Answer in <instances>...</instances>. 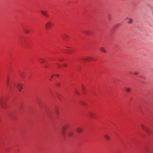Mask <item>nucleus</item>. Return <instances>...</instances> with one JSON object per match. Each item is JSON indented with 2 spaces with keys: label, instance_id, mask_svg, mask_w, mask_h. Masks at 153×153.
Segmentation results:
<instances>
[{
  "label": "nucleus",
  "instance_id": "nucleus-1",
  "mask_svg": "<svg viewBox=\"0 0 153 153\" xmlns=\"http://www.w3.org/2000/svg\"><path fill=\"white\" fill-rule=\"evenodd\" d=\"M9 80L8 79H7V81L6 83V86L7 87H9V90L10 91H12L14 89L15 86V83L13 82H10V85L9 86Z\"/></svg>",
  "mask_w": 153,
  "mask_h": 153
},
{
  "label": "nucleus",
  "instance_id": "nucleus-2",
  "mask_svg": "<svg viewBox=\"0 0 153 153\" xmlns=\"http://www.w3.org/2000/svg\"><path fill=\"white\" fill-rule=\"evenodd\" d=\"M52 25L53 24L50 21L47 22L45 25V28L47 30L51 28Z\"/></svg>",
  "mask_w": 153,
  "mask_h": 153
},
{
  "label": "nucleus",
  "instance_id": "nucleus-3",
  "mask_svg": "<svg viewBox=\"0 0 153 153\" xmlns=\"http://www.w3.org/2000/svg\"><path fill=\"white\" fill-rule=\"evenodd\" d=\"M61 37L64 40L66 41L68 39L69 36L67 34L63 33L61 35Z\"/></svg>",
  "mask_w": 153,
  "mask_h": 153
},
{
  "label": "nucleus",
  "instance_id": "nucleus-4",
  "mask_svg": "<svg viewBox=\"0 0 153 153\" xmlns=\"http://www.w3.org/2000/svg\"><path fill=\"white\" fill-rule=\"evenodd\" d=\"M141 126L142 127V129L143 131H144L147 133H150V131L149 129L147 128L144 127L143 125L141 124Z\"/></svg>",
  "mask_w": 153,
  "mask_h": 153
},
{
  "label": "nucleus",
  "instance_id": "nucleus-5",
  "mask_svg": "<svg viewBox=\"0 0 153 153\" xmlns=\"http://www.w3.org/2000/svg\"><path fill=\"white\" fill-rule=\"evenodd\" d=\"M41 13L42 15L45 16V17H49L48 13L47 11L42 10L41 11Z\"/></svg>",
  "mask_w": 153,
  "mask_h": 153
},
{
  "label": "nucleus",
  "instance_id": "nucleus-6",
  "mask_svg": "<svg viewBox=\"0 0 153 153\" xmlns=\"http://www.w3.org/2000/svg\"><path fill=\"white\" fill-rule=\"evenodd\" d=\"M67 127V125H65L63 126L62 127V132L63 135H64L65 134V130L66 128Z\"/></svg>",
  "mask_w": 153,
  "mask_h": 153
},
{
  "label": "nucleus",
  "instance_id": "nucleus-7",
  "mask_svg": "<svg viewBox=\"0 0 153 153\" xmlns=\"http://www.w3.org/2000/svg\"><path fill=\"white\" fill-rule=\"evenodd\" d=\"M88 115L89 116L92 118H95V116L96 115L95 114L91 112H89Z\"/></svg>",
  "mask_w": 153,
  "mask_h": 153
},
{
  "label": "nucleus",
  "instance_id": "nucleus-8",
  "mask_svg": "<svg viewBox=\"0 0 153 153\" xmlns=\"http://www.w3.org/2000/svg\"><path fill=\"white\" fill-rule=\"evenodd\" d=\"M82 59L85 62L87 60H89V61H92L93 60H96L95 59H94L91 57H88V58H86L85 59Z\"/></svg>",
  "mask_w": 153,
  "mask_h": 153
},
{
  "label": "nucleus",
  "instance_id": "nucleus-9",
  "mask_svg": "<svg viewBox=\"0 0 153 153\" xmlns=\"http://www.w3.org/2000/svg\"><path fill=\"white\" fill-rule=\"evenodd\" d=\"M17 88H18V90L19 91H21V89H22V85L20 84H18Z\"/></svg>",
  "mask_w": 153,
  "mask_h": 153
},
{
  "label": "nucleus",
  "instance_id": "nucleus-10",
  "mask_svg": "<svg viewBox=\"0 0 153 153\" xmlns=\"http://www.w3.org/2000/svg\"><path fill=\"white\" fill-rule=\"evenodd\" d=\"M104 137L105 139L108 140H110V137L109 135L106 134H105L104 135Z\"/></svg>",
  "mask_w": 153,
  "mask_h": 153
},
{
  "label": "nucleus",
  "instance_id": "nucleus-11",
  "mask_svg": "<svg viewBox=\"0 0 153 153\" xmlns=\"http://www.w3.org/2000/svg\"><path fill=\"white\" fill-rule=\"evenodd\" d=\"M76 131L77 132L80 133L82 131V129L81 127H78L76 129Z\"/></svg>",
  "mask_w": 153,
  "mask_h": 153
},
{
  "label": "nucleus",
  "instance_id": "nucleus-12",
  "mask_svg": "<svg viewBox=\"0 0 153 153\" xmlns=\"http://www.w3.org/2000/svg\"><path fill=\"white\" fill-rule=\"evenodd\" d=\"M100 50L101 52L104 53L106 52V50L103 47H102L100 48Z\"/></svg>",
  "mask_w": 153,
  "mask_h": 153
},
{
  "label": "nucleus",
  "instance_id": "nucleus-13",
  "mask_svg": "<svg viewBox=\"0 0 153 153\" xmlns=\"http://www.w3.org/2000/svg\"><path fill=\"white\" fill-rule=\"evenodd\" d=\"M126 19L128 20L127 22L129 24H131L132 22V19L131 18H127Z\"/></svg>",
  "mask_w": 153,
  "mask_h": 153
},
{
  "label": "nucleus",
  "instance_id": "nucleus-14",
  "mask_svg": "<svg viewBox=\"0 0 153 153\" xmlns=\"http://www.w3.org/2000/svg\"><path fill=\"white\" fill-rule=\"evenodd\" d=\"M72 51L70 49H67L66 50V51L64 52L65 53H72Z\"/></svg>",
  "mask_w": 153,
  "mask_h": 153
},
{
  "label": "nucleus",
  "instance_id": "nucleus-15",
  "mask_svg": "<svg viewBox=\"0 0 153 153\" xmlns=\"http://www.w3.org/2000/svg\"><path fill=\"white\" fill-rule=\"evenodd\" d=\"M83 33L87 34V35H90V32L88 30H85L84 31Z\"/></svg>",
  "mask_w": 153,
  "mask_h": 153
},
{
  "label": "nucleus",
  "instance_id": "nucleus-16",
  "mask_svg": "<svg viewBox=\"0 0 153 153\" xmlns=\"http://www.w3.org/2000/svg\"><path fill=\"white\" fill-rule=\"evenodd\" d=\"M126 91L127 92H129L131 91V88H130L128 87L126 89Z\"/></svg>",
  "mask_w": 153,
  "mask_h": 153
},
{
  "label": "nucleus",
  "instance_id": "nucleus-17",
  "mask_svg": "<svg viewBox=\"0 0 153 153\" xmlns=\"http://www.w3.org/2000/svg\"><path fill=\"white\" fill-rule=\"evenodd\" d=\"M24 32L26 33H29V30L28 29H24Z\"/></svg>",
  "mask_w": 153,
  "mask_h": 153
},
{
  "label": "nucleus",
  "instance_id": "nucleus-18",
  "mask_svg": "<svg viewBox=\"0 0 153 153\" xmlns=\"http://www.w3.org/2000/svg\"><path fill=\"white\" fill-rule=\"evenodd\" d=\"M55 112H56V113L57 114H59V110H58V109L56 108L55 110Z\"/></svg>",
  "mask_w": 153,
  "mask_h": 153
},
{
  "label": "nucleus",
  "instance_id": "nucleus-19",
  "mask_svg": "<svg viewBox=\"0 0 153 153\" xmlns=\"http://www.w3.org/2000/svg\"><path fill=\"white\" fill-rule=\"evenodd\" d=\"M134 74L135 75H137L139 74V72L137 71H135L134 72Z\"/></svg>",
  "mask_w": 153,
  "mask_h": 153
},
{
  "label": "nucleus",
  "instance_id": "nucleus-20",
  "mask_svg": "<svg viewBox=\"0 0 153 153\" xmlns=\"http://www.w3.org/2000/svg\"><path fill=\"white\" fill-rule=\"evenodd\" d=\"M40 62L42 63H43L44 62L45 60L42 59H41L40 60Z\"/></svg>",
  "mask_w": 153,
  "mask_h": 153
},
{
  "label": "nucleus",
  "instance_id": "nucleus-21",
  "mask_svg": "<svg viewBox=\"0 0 153 153\" xmlns=\"http://www.w3.org/2000/svg\"><path fill=\"white\" fill-rule=\"evenodd\" d=\"M80 103L82 105H84L85 104V103L84 102H82V101H81L80 102Z\"/></svg>",
  "mask_w": 153,
  "mask_h": 153
},
{
  "label": "nucleus",
  "instance_id": "nucleus-22",
  "mask_svg": "<svg viewBox=\"0 0 153 153\" xmlns=\"http://www.w3.org/2000/svg\"><path fill=\"white\" fill-rule=\"evenodd\" d=\"M73 134V133L72 132H70V133H69L68 134V135L70 136H71Z\"/></svg>",
  "mask_w": 153,
  "mask_h": 153
},
{
  "label": "nucleus",
  "instance_id": "nucleus-23",
  "mask_svg": "<svg viewBox=\"0 0 153 153\" xmlns=\"http://www.w3.org/2000/svg\"><path fill=\"white\" fill-rule=\"evenodd\" d=\"M75 92L76 93V94H79V93H78V91H77V90H75Z\"/></svg>",
  "mask_w": 153,
  "mask_h": 153
},
{
  "label": "nucleus",
  "instance_id": "nucleus-24",
  "mask_svg": "<svg viewBox=\"0 0 153 153\" xmlns=\"http://www.w3.org/2000/svg\"><path fill=\"white\" fill-rule=\"evenodd\" d=\"M56 85L57 86H59L60 85V84L59 83H57L56 84Z\"/></svg>",
  "mask_w": 153,
  "mask_h": 153
},
{
  "label": "nucleus",
  "instance_id": "nucleus-25",
  "mask_svg": "<svg viewBox=\"0 0 153 153\" xmlns=\"http://www.w3.org/2000/svg\"><path fill=\"white\" fill-rule=\"evenodd\" d=\"M63 66H66V65L65 64H63Z\"/></svg>",
  "mask_w": 153,
  "mask_h": 153
},
{
  "label": "nucleus",
  "instance_id": "nucleus-26",
  "mask_svg": "<svg viewBox=\"0 0 153 153\" xmlns=\"http://www.w3.org/2000/svg\"><path fill=\"white\" fill-rule=\"evenodd\" d=\"M0 103H2L1 99H0Z\"/></svg>",
  "mask_w": 153,
  "mask_h": 153
},
{
  "label": "nucleus",
  "instance_id": "nucleus-27",
  "mask_svg": "<svg viewBox=\"0 0 153 153\" xmlns=\"http://www.w3.org/2000/svg\"><path fill=\"white\" fill-rule=\"evenodd\" d=\"M55 75L57 76H59V75L58 74H56Z\"/></svg>",
  "mask_w": 153,
  "mask_h": 153
},
{
  "label": "nucleus",
  "instance_id": "nucleus-28",
  "mask_svg": "<svg viewBox=\"0 0 153 153\" xmlns=\"http://www.w3.org/2000/svg\"><path fill=\"white\" fill-rule=\"evenodd\" d=\"M53 75H52V76H51V78H52V77H53Z\"/></svg>",
  "mask_w": 153,
  "mask_h": 153
}]
</instances>
